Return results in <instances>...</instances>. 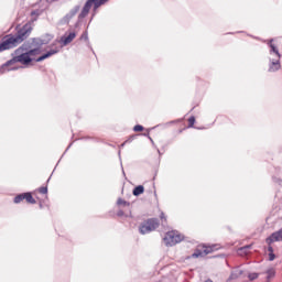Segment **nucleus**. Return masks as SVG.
<instances>
[{
    "label": "nucleus",
    "instance_id": "1",
    "mask_svg": "<svg viewBox=\"0 0 282 282\" xmlns=\"http://www.w3.org/2000/svg\"><path fill=\"white\" fill-rule=\"evenodd\" d=\"M58 52H61L58 47L51 48L42 56L34 58L35 56H39V50L33 48L32 45L26 41L18 50H15V56L9 62H7L2 67L3 69H7V72H14L17 69H21V66L10 67V65H14V63H21V65H30L32 61L41 63L46 58H51V56L58 54Z\"/></svg>",
    "mask_w": 282,
    "mask_h": 282
},
{
    "label": "nucleus",
    "instance_id": "2",
    "mask_svg": "<svg viewBox=\"0 0 282 282\" xmlns=\"http://www.w3.org/2000/svg\"><path fill=\"white\" fill-rule=\"evenodd\" d=\"M52 39H54V35L45 34L41 37L30 39L26 42L33 50H37V54H41V47H43V45H48L52 42Z\"/></svg>",
    "mask_w": 282,
    "mask_h": 282
},
{
    "label": "nucleus",
    "instance_id": "3",
    "mask_svg": "<svg viewBox=\"0 0 282 282\" xmlns=\"http://www.w3.org/2000/svg\"><path fill=\"white\" fill-rule=\"evenodd\" d=\"M109 0H87L82 12L78 15V19H85L87 14H89V10H91V6H94V12L100 8V6H105Z\"/></svg>",
    "mask_w": 282,
    "mask_h": 282
},
{
    "label": "nucleus",
    "instance_id": "4",
    "mask_svg": "<svg viewBox=\"0 0 282 282\" xmlns=\"http://www.w3.org/2000/svg\"><path fill=\"white\" fill-rule=\"evenodd\" d=\"M158 228H160V220L150 218L139 226V232L140 235H149V232H153V230H158Z\"/></svg>",
    "mask_w": 282,
    "mask_h": 282
},
{
    "label": "nucleus",
    "instance_id": "5",
    "mask_svg": "<svg viewBox=\"0 0 282 282\" xmlns=\"http://www.w3.org/2000/svg\"><path fill=\"white\" fill-rule=\"evenodd\" d=\"M32 23L29 22L17 31L13 37L15 39L18 45H21V43H23V41H25L32 34Z\"/></svg>",
    "mask_w": 282,
    "mask_h": 282
},
{
    "label": "nucleus",
    "instance_id": "6",
    "mask_svg": "<svg viewBox=\"0 0 282 282\" xmlns=\"http://www.w3.org/2000/svg\"><path fill=\"white\" fill-rule=\"evenodd\" d=\"M184 239V236L180 235L177 231H169L165 234L163 241L167 246H176Z\"/></svg>",
    "mask_w": 282,
    "mask_h": 282
},
{
    "label": "nucleus",
    "instance_id": "7",
    "mask_svg": "<svg viewBox=\"0 0 282 282\" xmlns=\"http://www.w3.org/2000/svg\"><path fill=\"white\" fill-rule=\"evenodd\" d=\"M19 44L14 39V35H6L0 43V52H6V50H13Z\"/></svg>",
    "mask_w": 282,
    "mask_h": 282
},
{
    "label": "nucleus",
    "instance_id": "8",
    "mask_svg": "<svg viewBox=\"0 0 282 282\" xmlns=\"http://www.w3.org/2000/svg\"><path fill=\"white\" fill-rule=\"evenodd\" d=\"M281 69V55L269 57V69L268 72L274 73Z\"/></svg>",
    "mask_w": 282,
    "mask_h": 282
},
{
    "label": "nucleus",
    "instance_id": "9",
    "mask_svg": "<svg viewBox=\"0 0 282 282\" xmlns=\"http://www.w3.org/2000/svg\"><path fill=\"white\" fill-rule=\"evenodd\" d=\"M263 43H267V45L270 47V56H281V53H279V47H276V45L273 44L274 39L263 41Z\"/></svg>",
    "mask_w": 282,
    "mask_h": 282
},
{
    "label": "nucleus",
    "instance_id": "10",
    "mask_svg": "<svg viewBox=\"0 0 282 282\" xmlns=\"http://www.w3.org/2000/svg\"><path fill=\"white\" fill-rule=\"evenodd\" d=\"M76 39V33L70 32L68 35L65 34L64 36L61 37L59 43H62V46L65 47L72 43Z\"/></svg>",
    "mask_w": 282,
    "mask_h": 282
},
{
    "label": "nucleus",
    "instance_id": "11",
    "mask_svg": "<svg viewBox=\"0 0 282 282\" xmlns=\"http://www.w3.org/2000/svg\"><path fill=\"white\" fill-rule=\"evenodd\" d=\"M274 241H282V228L279 231L273 232L269 238H267V243L270 246Z\"/></svg>",
    "mask_w": 282,
    "mask_h": 282
},
{
    "label": "nucleus",
    "instance_id": "12",
    "mask_svg": "<svg viewBox=\"0 0 282 282\" xmlns=\"http://www.w3.org/2000/svg\"><path fill=\"white\" fill-rule=\"evenodd\" d=\"M213 248H206L203 251H199V249H197L193 254V259H199V257H206V254H210Z\"/></svg>",
    "mask_w": 282,
    "mask_h": 282
},
{
    "label": "nucleus",
    "instance_id": "13",
    "mask_svg": "<svg viewBox=\"0 0 282 282\" xmlns=\"http://www.w3.org/2000/svg\"><path fill=\"white\" fill-rule=\"evenodd\" d=\"M80 11V6H75L65 17L66 21H69L70 19H74L75 14H78Z\"/></svg>",
    "mask_w": 282,
    "mask_h": 282
},
{
    "label": "nucleus",
    "instance_id": "14",
    "mask_svg": "<svg viewBox=\"0 0 282 282\" xmlns=\"http://www.w3.org/2000/svg\"><path fill=\"white\" fill-rule=\"evenodd\" d=\"M241 274H243V271H241V269H235L229 276V281H232L234 279H239Z\"/></svg>",
    "mask_w": 282,
    "mask_h": 282
},
{
    "label": "nucleus",
    "instance_id": "15",
    "mask_svg": "<svg viewBox=\"0 0 282 282\" xmlns=\"http://www.w3.org/2000/svg\"><path fill=\"white\" fill-rule=\"evenodd\" d=\"M142 193H144V186H142V185H138L132 191V195H134V197H140V195H142Z\"/></svg>",
    "mask_w": 282,
    "mask_h": 282
},
{
    "label": "nucleus",
    "instance_id": "16",
    "mask_svg": "<svg viewBox=\"0 0 282 282\" xmlns=\"http://www.w3.org/2000/svg\"><path fill=\"white\" fill-rule=\"evenodd\" d=\"M24 199H26L28 204H36V200L32 197L31 193H24Z\"/></svg>",
    "mask_w": 282,
    "mask_h": 282
},
{
    "label": "nucleus",
    "instance_id": "17",
    "mask_svg": "<svg viewBox=\"0 0 282 282\" xmlns=\"http://www.w3.org/2000/svg\"><path fill=\"white\" fill-rule=\"evenodd\" d=\"M250 248H252V245H248V246H245V247H242V248H240L239 250H238V252H239V254H248V250H250Z\"/></svg>",
    "mask_w": 282,
    "mask_h": 282
},
{
    "label": "nucleus",
    "instance_id": "18",
    "mask_svg": "<svg viewBox=\"0 0 282 282\" xmlns=\"http://www.w3.org/2000/svg\"><path fill=\"white\" fill-rule=\"evenodd\" d=\"M25 199V194H19L18 196L14 197V204H21Z\"/></svg>",
    "mask_w": 282,
    "mask_h": 282
},
{
    "label": "nucleus",
    "instance_id": "19",
    "mask_svg": "<svg viewBox=\"0 0 282 282\" xmlns=\"http://www.w3.org/2000/svg\"><path fill=\"white\" fill-rule=\"evenodd\" d=\"M117 217H131V212L124 213L122 209L117 212Z\"/></svg>",
    "mask_w": 282,
    "mask_h": 282
},
{
    "label": "nucleus",
    "instance_id": "20",
    "mask_svg": "<svg viewBox=\"0 0 282 282\" xmlns=\"http://www.w3.org/2000/svg\"><path fill=\"white\" fill-rule=\"evenodd\" d=\"M117 204H118V206H130V204L127 203V200H123L121 198L118 199Z\"/></svg>",
    "mask_w": 282,
    "mask_h": 282
},
{
    "label": "nucleus",
    "instance_id": "21",
    "mask_svg": "<svg viewBox=\"0 0 282 282\" xmlns=\"http://www.w3.org/2000/svg\"><path fill=\"white\" fill-rule=\"evenodd\" d=\"M194 124H195V117H191V118L188 119V128H193Z\"/></svg>",
    "mask_w": 282,
    "mask_h": 282
},
{
    "label": "nucleus",
    "instance_id": "22",
    "mask_svg": "<svg viewBox=\"0 0 282 282\" xmlns=\"http://www.w3.org/2000/svg\"><path fill=\"white\" fill-rule=\"evenodd\" d=\"M133 131H137V132L144 131V127H142L141 124H137L134 126Z\"/></svg>",
    "mask_w": 282,
    "mask_h": 282
},
{
    "label": "nucleus",
    "instance_id": "23",
    "mask_svg": "<svg viewBox=\"0 0 282 282\" xmlns=\"http://www.w3.org/2000/svg\"><path fill=\"white\" fill-rule=\"evenodd\" d=\"M82 41H89V35L87 34V32H84L80 36Z\"/></svg>",
    "mask_w": 282,
    "mask_h": 282
},
{
    "label": "nucleus",
    "instance_id": "24",
    "mask_svg": "<svg viewBox=\"0 0 282 282\" xmlns=\"http://www.w3.org/2000/svg\"><path fill=\"white\" fill-rule=\"evenodd\" d=\"M258 278H259V274H258V273H251V274H249L250 281H254V279H258Z\"/></svg>",
    "mask_w": 282,
    "mask_h": 282
},
{
    "label": "nucleus",
    "instance_id": "25",
    "mask_svg": "<svg viewBox=\"0 0 282 282\" xmlns=\"http://www.w3.org/2000/svg\"><path fill=\"white\" fill-rule=\"evenodd\" d=\"M40 193H41L42 195H47V187H41V188H40Z\"/></svg>",
    "mask_w": 282,
    "mask_h": 282
},
{
    "label": "nucleus",
    "instance_id": "26",
    "mask_svg": "<svg viewBox=\"0 0 282 282\" xmlns=\"http://www.w3.org/2000/svg\"><path fill=\"white\" fill-rule=\"evenodd\" d=\"M276 259V256L273 253H269V261H274Z\"/></svg>",
    "mask_w": 282,
    "mask_h": 282
},
{
    "label": "nucleus",
    "instance_id": "27",
    "mask_svg": "<svg viewBox=\"0 0 282 282\" xmlns=\"http://www.w3.org/2000/svg\"><path fill=\"white\" fill-rule=\"evenodd\" d=\"M160 218H161L162 220H166V216H164V213H161Z\"/></svg>",
    "mask_w": 282,
    "mask_h": 282
},
{
    "label": "nucleus",
    "instance_id": "28",
    "mask_svg": "<svg viewBox=\"0 0 282 282\" xmlns=\"http://www.w3.org/2000/svg\"><path fill=\"white\" fill-rule=\"evenodd\" d=\"M268 250H269L270 253H273V252H274V249L272 248V246H269V247H268Z\"/></svg>",
    "mask_w": 282,
    "mask_h": 282
},
{
    "label": "nucleus",
    "instance_id": "29",
    "mask_svg": "<svg viewBox=\"0 0 282 282\" xmlns=\"http://www.w3.org/2000/svg\"><path fill=\"white\" fill-rule=\"evenodd\" d=\"M150 140H151V142H153V139L150 138Z\"/></svg>",
    "mask_w": 282,
    "mask_h": 282
},
{
    "label": "nucleus",
    "instance_id": "30",
    "mask_svg": "<svg viewBox=\"0 0 282 282\" xmlns=\"http://www.w3.org/2000/svg\"><path fill=\"white\" fill-rule=\"evenodd\" d=\"M150 140H151V142H153V139L150 138Z\"/></svg>",
    "mask_w": 282,
    "mask_h": 282
},
{
    "label": "nucleus",
    "instance_id": "31",
    "mask_svg": "<svg viewBox=\"0 0 282 282\" xmlns=\"http://www.w3.org/2000/svg\"><path fill=\"white\" fill-rule=\"evenodd\" d=\"M121 147H124V143H123V144H121Z\"/></svg>",
    "mask_w": 282,
    "mask_h": 282
}]
</instances>
